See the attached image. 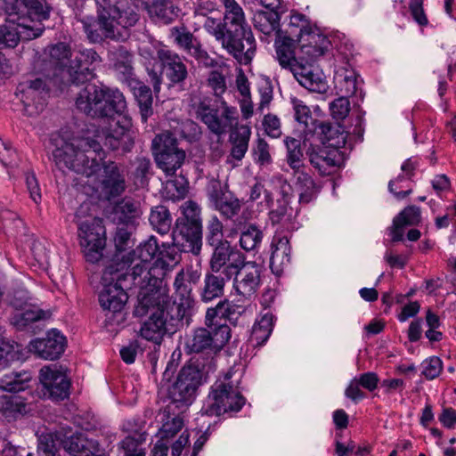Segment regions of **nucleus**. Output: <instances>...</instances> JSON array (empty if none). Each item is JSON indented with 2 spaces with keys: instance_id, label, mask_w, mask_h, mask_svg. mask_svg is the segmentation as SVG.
Wrapping results in <instances>:
<instances>
[{
  "instance_id": "nucleus-27",
  "label": "nucleus",
  "mask_w": 456,
  "mask_h": 456,
  "mask_svg": "<svg viewBox=\"0 0 456 456\" xmlns=\"http://www.w3.org/2000/svg\"><path fill=\"white\" fill-rule=\"evenodd\" d=\"M204 28L212 34L222 46L233 56L240 64H249L248 57L244 55V52L240 51V46L232 36L228 37L229 34L224 28V22H216L213 18H207L204 23Z\"/></svg>"
},
{
  "instance_id": "nucleus-30",
  "label": "nucleus",
  "mask_w": 456,
  "mask_h": 456,
  "mask_svg": "<svg viewBox=\"0 0 456 456\" xmlns=\"http://www.w3.org/2000/svg\"><path fill=\"white\" fill-rule=\"evenodd\" d=\"M130 237L131 232L127 227L123 225L117 228L114 237L116 253L110 265H115L119 269L128 271L134 261V256H135V251L126 252V249L130 248Z\"/></svg>"
},
{
  "instance_id": "nucleus-39",
  "label": "nucleus",
  "mask_w": 456,
  "mask_h": 456,
  "mask_svg": "<svg viewBox=\"0 0 456 456\" xmlns=\"http://www.w3.org/2000/svg\"><path fill=\"white\" fill-rule=\"evenodd\" d=\"M296 179L295 188L298 193V203L306 205L316 199L321 187L314 182V178L305 171H298L293 174Z\"/></svg>"
},
{
  "instance_id": "nucleus-17",
  "label": "nucleus",
  "mask_w": 456,
  "mask_h": 456,
  "mask_svg": "<svg viewBox=\"0 0 456 456\" xmlns=\"http://www.w3.org/2000/svg\"><path fill=\"white\" fill-rule=\"evenodd\" d=\"M39 380L44 396L52 400H63L69 395L70 380L61 366L45 365L40 370Z\"/></svg>"
},
{
  "instance_id": "nucleus-48",
  "label": "nucleus",
  "mask_w": 456,
  "mask_h": 456,
  "mask_svg": "<svg viewBox=\"0 0 456 456\" xmlns=\"http://www.w3.org/2000/svg\"><path fill=\"white\" fill-rule=\"evenodd\" d=\"M316 26L311 25L310 21L306 19L304 14L292 13L290 15L289 28L286 31L287 37L299 40L300 37H304L306 33L315 29Z\"/></svg>"
},
{
  "instance_id": "nucleus-24",
  "label": "nucleus",
  "mask_w": 456,
  "mask_h": 456,
  "mask_svg": "<svg viewBox=\"0 0 456 456\" xmlns=\"http://www.w3.org/2000/svg\"><path fill=\"white\" fill-rule=\"evenodd\" d=\"M297 42L300 44L299 58L307 61H315L324 55L330 46V41L318 28L306 33Z\"/></svg>"
},
{
  "instance_id": "nucleus-40",
  "label": "nucleus",
  "mask_w": 456,
  "mask_h": 456,
  "mask_svg": "<svg viewBox=\"0 0 456 456\" xmlns=\"http://www.w3.org/2000/svg\"><path fill=\"white\" fill-rule=\"evenodd\" d=\"M251 129L247 125L236 126L230 131L229 142L232 144L230 155L232 159L240 161L248 149Z\"/></svg>"
},
{
  "instance_id": "nucleus-8",
  "label": "nucleus",
  "mask_w": 456,
  "mask_h": 456,
  "mask_svg": "<svg viewBox=\"0 0 456 456\" xmlns=\"http://www.w3.org/2000/svg\"><path fill=\"white\" fill-rule=\"evenodd\" d=\"M197 328L187 338L185 352L189 354H202L212 356L218 353L231 338V329L226 323Z\"/></svg>"
},
{
  "instance_id": "nucleus-50",
  "label": "nucleus",
  "mask_w": 456,
  "mask_h": 456,
  "mask_svg": "<svg viewBox=\"0 0 456 456\" xmlns=\"http://www.w3.org/2000/svg\"><path fill=\"white\" fill-rule=\"evenodd\" d=\"M287 148V163L293 170V174L298 171H305L303 163V151L300 147V142L295 138L288 137L285 140Z\"/></svg>"
},
{
  "instance_id": "nucleus-13",
  "label": "nucleus",
  "mask_w": 456,
  "mask_h": 456,
  "mask_svg": "<svg viewBox=\"0 0 456 456\" xmlns=\"http://www.w3.org/2000/svg\"><path fill=\"white\" fill-rule=\"evenodd\" d=\"M152 151L157 166L167 175H173L184 162L185 151L178 148L177 139L172 133L166 131L155 136Z\"/></svg>"
},
{
  "instance_id": "nucleus-3",
  "label": "nucleus",
  "mask_w": 456,
  "mask_h": 456,
  "mask_svg": "<svg viewBox=\"0 0 456 456\" xmlns=\"http://www.w3.org/2000/svg\"><path fill=\"white\" fill-rule=\"evenodd\" d=\"M176 246L162 244L157 253L156 260L146 266L134 265L132 269L135 277L142 278L143 289L142 305L151 302H164L169 292L165 278L167 273L178 262Z\"/></svg>"
},
{
  "instance_id": "nucleus-7",
  "label": "nucleus",
  "mask_w": 456,
  "mask_h": 456,
  "mask_svg": "<svg viewBox=\"0 0 456 456\" xmlns=\"http://www.w3.org/2000/svg\"><path fill=\"white\" fill-rule=\"evenodd\" d=\"M48 65L53 69L52 76L48 75L54 86L79 85L90 80L88 69L74 71L70 47L65 43H57L48 47Z\"/></svg>"
},
{
  "instance_id": "nucleus-19",
  "label": "nucleus",
  "mask_w": 456,
  "mask_h": 456,
  "mask_svg": "<svg viewBox=\"0 0 456 456\" xmlns=\"http://www.w3.org/2000/svg\"><path fill=\"white\" fill-rule=\"evenodd\" d=\"M210 247L213 252L209 260V268L215 273L223 272L224 274L230 276L232 270H235L241 260L246 257L242 252L232 247L229 241Z\"/></svg>"
},
{
  "instance_id": "nucleus-44",
  "label": "nucleus",
  "mask_w": 456,
  "mask_h": 456,
  "mask_svg": "<svg viewBox=\"0 0 456 456\" xmlns=\"http://www.w3.org/2000/svg\"><path fill=\"white\" fill-rule=\"evenodd\" d=\"M30 380L29 371H12L0 379V389L12 393L23 391L28 387Z\"/></svg>"
},
{
  "instance_id": "nucleus-47",
  "label": "nucleus",
  "mask_w": 456,
  "mask_h": 456,
  "mask_svg": "<svg viewBox=\"0 0 456 456\" xmlns=\"http://www.w3.org/2000/svg\"><path fill=\"white\" fill-rule=\"evenodd\" d=\"M418 166V162L413 160L412 159H406L402 167V171L405 174L404 175H399L396 179L391 180L388 183V189L390 192H392L397 199L401 200L412 192L411 188L405 191H398L401 186H398L397 183L404 181L405 178L411 179L414 175V171Z\"/></svg>"
},
{
  "instance_id": "nucleus-57",
  "label": "nucleus",
  "mask_w": 456,
  "mask_h": 456,
  "mask_svg": "<svg viewBox=\"0 0 456 456\" xmlns=\"http://www.w3.org/2000/svg\"><path fill=\"white\" fill-rule=\"evenodd\" d=\"M207 85L217 98H222V95L227 90L226 77L219 69H214L209 72Z\"/></svg>"
},
{
  "instance_id": "nucleus-52",
  "label": "nucleus",
  "mask_w": 456,
  "mask_h": 456,
  "mask_svg": "<svg viewBox=\"0 0 456 456\" xmlns=\"http://www.w3.org/2000/svg\"><path fill=\"white\" fill-rule=\"evenodd\" d=\"M150 224L160 234H167L171 229L172 218L168 209L164 206H157L151 212Z\"/></svg>"
},
{
  "instance_id": "nucleus-42",
  "label": "nucleus",
  "mask_w": 456,
  "mask_h": 456,
  "mask_svg": "<svg viewBox=\"0 0 456 456\" xmlns=\"http://www.w3.org/2000/svg\"><path fill=\"white\" fill-rule=\"evenodd\" d=\"M240 231V246L245 251H252L257 249L263 240L264 233L259 226L250 224L248 225H243V224L236 227L234 226L231 230V234L237 233Z\"/></svg>"
},
{
  "instance_id": "nucleus-49",
  "label": "nucleus",
  "mask_w": 456,
  "mask_h": 456,
  "mask_svg": "<svg viewBox=\"0 0 456 456\" xmlns=\"http://www.w3.org/2000/svg\"><path fill=\"white\" fill-rule=\"evenodd\" d=\"M145 10L152 19H156L158 21L165 24H168L174 20V5L168 0H155Z\"/></svg>"
},
{
  "instance_id": "nucleus-4",
  "label": "nucleus",
  "mask_w": 456,
  "mask_h": 456,
  "mask_svg": "<svg viewBox=\"0 0 456 456\" xmlns=\"http://www.w3.org/2000/svg\"><path fill=\"white\" fill-rule=\"evenodd\" d=\"M142 278L135 277L133 269L128 272L115 265H108L102 276L103 288L98 296L100 305L112 313L121 312L128 299L126 290L138 287L139 292H142Z\"/></svg>"
},
{
  "instance_id": "nucleus-60",
  "label": "nucleus",
  "mask_w": 456,
  "mask_h": 456,
  "mask_svg": "<svg viewBox=\"0 0 456 456\" xmlns=\"http://www.w3.org/2000/svg\"><path fill=\"white\" fill-rule=\"evenodd\" d=\"M338 81V88L343 96H352L355 94L357 91V77L354 71H345L343 75H339Z\"/></svg>"
},
{
  "instance_id": "nucleus-22",
  "label": "nucleus",
  "mask_w": 456,
  "mask_h": 456,
  "mask_svg": "<svg viewBox=\"0 0 456 456\" xmlns=\"http://www.w3.org/2000/svg\"><path fill=\"white\" fill-rule=\"evenodd\" d=\"M66 338L57 330L48 331L45 338H37L30 342V351L38 357L53 361L64 352Z\"/></svg>"
},
{
  "instance_id": "nucleus-1",
  "label": "nucleus",
  "mask_w": 456,
  "mask_h": 456,
  "mask_svg": "<svg viewBox=\"0 0 456 456\" xmlns=\"http://www.w3.org/2000/svg\"><path fill=\"white\" fill-rule=\"evenodd\" d=\"M60 169L68 168L87 178H94V188L106 200L120 196L126 190L124 168L114 161L101 164L105 153L101 143L89 137H73L53 151Z\"/></svg>"
},
{
  "instance_id": "nucleus-43",
  "label": "nucleus",
  "mask_w": 456,
  "mask_h": 456,
  "mask_svg": "<svg viewBox=\"0 0 456 456\" xmlns=\"http://www.w3.org/2000/svg\"><path fill=\"white\" fill-rule=\"evenodd\" d=\"M102 57L93 48H79L75 51L72 63L75 67L74 71H84L88 69L90 80L94 77V68L102 62Z\"/></svg>"
},
{
  "instance_id": "nucleus-2",
  "label": "nucleus",
  "mask_w": 456,
  "mask_h": 456,
  "mask_svg": "<svg viewBox=\"0 0 456 456\" xmlns=\"http://www.w3.org/2000/svg\"><path fill=\"white\" fill-rule=\"evenodd\" d=\"M139 20L140 14L132 0H96V20H82V23L91 43L106 39L126 42L131 36V28Z\"/></svg>"
},
{
  "instance_id": "nucleus-46",
  "label": "nucleus",
  "mask_w": 456,
  "mask_h": 456,
  "mask_svg": "<svg viewBox=\"0 0 456 456\" xmlns=\"http://www.w3.org/2000/svg\"><path fill=\"white\" fill-rule=\"evenodd\" d=\"M280 14L276 11L258 12L254 16L255 28L263 34L269 36L273 32H280Z\"/></svg>"
},
{
  "instance_id": "nucleus-29",
  "label": "nucleus",
  "mask_w": 456,
  "mask_h": 456,
  "mask_svg": "<svg viewBox=\"0 0 456 456\" xmlns=\"http://www.w3.org/2000/svg\"><path fill=\"white\" fill-rule=\"evenodd\" d=\"M291 248L287 236L275 234L271 242L270 269L276 276H281L290 264Z\"/></svg>"
},
{
  "instance_id": "nucleus-53",
  "label": "nucleus",
  "mask_w": 456,
  "mask_h": 456,
  "mask_svg": "<svg viewBox=\"0 0 456 456\" xmlns=\"http://www.w3.org/2000/svg\"><path fill=\"white\" fill-rule=\"evenodd\" d=\"M48 316L45 311L37 306L29 305L28 308L24 309L21 313L16 314L12 320L13 324L20 329L34 322L46 319Z\"/></svg>"
},
{
  "instance_id": "nucleus-16",
  "label": "nucleus",
  "mask_w": 456,
  "mask_h": 456,
  "mask_svg": "<svg viewBox=\"0 0 456 456\" xmlns=\"http://www.w3.org/2000/svg\"><path fill=\"white\" fill-rule=\"evenodd\" d=\"M80 244L84 248L86 260L91 263L98 262L102 256L105 247V228L100 219L91 222L85 221L78 226Z\"/></svg>"
},
{
  "instance_id": "nucleus-15",
  "label": "nucleus",
  "mask_w": 456,
  "mask_h": 456,
  "mask_svg": "<svg viewBox=\"0 0 456 456\" xmlns=\"http://www.w3.org/2000/svg\"><path fill=\"white\" fill-rule=\"evenodd\" d=\"M208 197L211 207L218 211L225 220L233 221L234 226L239 227L242 221L238 217L242 204L240 200L228 189L227 184H222L218 180L210 182Z\"/></svg>"
},
{
  "instance_id": "nucleus-34",
  "label": "nucleus",
  "mask_w": 456,
  "mask_h": 456,
  "mask_svg": "<svg viewBox=\"0 0 456 456\" xmlns=\"http://www.w3.org/2000/svg\"><path fill=\"white\" fill-rule=\"evenodd\" d=\"M102 96V85L87 84L83 87L76 98L77 109L86 116L94 118L97 110V101Z\"/></svg>"
},
{
  "instance_id": "nucleus-31",
  "label": "nucleus",
  "mask_w": 456,
  "mask_h": 456,
  "mask_svg": "<svg viewBox=\"0 0 456 456\" xmlns=\"http://www.w3.org/2000/svg\"><path fill=\"white\" fill-rule=\"evenodd\" d=\"M306 154L310 163L323 175L329 173L328 167L339 166L342 160L341 151L328 145L317 149L312 146Z\"/></svg>"
},
{
  "instance_id": "nucleus-64",
  "label": "nucleus",
  "mask_w": 456,
  "mask_h": 456,
  "mask_svg": "<svg viewBox=\"0 0 456 456\" xmlns=\"http://www.w3.org/2000/svg\"><path fill=\"white\" fill-rule=\"evenodd\" d=\"M422 368V375L428 379H434L440 375L443 362L439 357L433 356L423 362Z\"/></svg>"
},
{
  "instance_id": "nucleus-51",
  "label": "nucleus",
  "mask_w": 456,
  "mask_h": 456,
  "mask_svg": "<svg viewBox=\"0 0 456 456\" xmlns=\"http://www.w3.org/2000/svg\"><path fill=\"white\" fill-rule=\"evenodd\" d=\"M273 328V315L264 314L261 319L254 324L251 333V340L257 346L264 345L269 338Z\"/></svg>"
},
{
  "instance_id": "nucleus-20",
  "label": "nucleus",
  "mask_w": 456,
  "mask_h": 456,
  "mask_svg": "<svg viewBox=\"0 0 456 456\" xmlns=\"http://www.w3.org/2000/svg\"><path fill=\"white\" fill-rule=\"evenodd\" d=\"M163 73L169 81V86H178L183 87L189 77V71L183 57L170 49L161 48L157 52Z\"/></svg>"
},
{
  "instance_id": "nucleus-28",
  "label": "nucleus",
  "mask_w": 456,
  "mask_h": 456,
  "mask_svg": "<svg viewBox=\"0 0 456 456\" xmlns=\"http://www.w3.org/2000/svg\"><path fill=\"white\" fill-rule=\"evenodd\" d=\"M111 67L120 80L127 85L136 80L134 69V54L126 46L118 45L109 52Z\"/></svg>"
},
{
  "instance_id": "nucleus-45",
  "label": "nucleus",
  "mask_w": 456,
  "mask_h": 456,
  "mask_svg": "<svg viewBox=\"0 0 456 456\" xmlns=\"http://www.w3.org/2000/svg\"><path fill=\"white\" fill-rule=\"evenodd\" d=\"M159 250V246L157 242L156 238H154L153 236L149 238L146 241L142 242L134 250V261L129 267L128 272L131 271V269L137 265L151 266V264L150 263V261L156 257Z\"/></svg>"
},
{
  "instance_id": "nucleus-59",
  "label": "nucleus",
  "mask_w": 456,
  "mask_h": 456,
  "mask_svg": "<svg viewBox=\"0 0 456 456\" xmlns=\"http://www.w3.org/2000/svg\"><path fill=\"white\" fill-rule=\"evenodd\" d=\"M351 110L349 99L340 96L330 102V111L332 118L337 121L344 120Z\"/></svg>"
},
{
  "instance_id": "nucleus-61",
  "label": "nucleus",
  "mask_w": 456,
  "mask_h": 456,
  "mask_svg": "<svg viewBox=\"0 0 456 456\" xmlns=\"http://www.w3.org/2000/svg\"><path fill=\"white\" fill-rule=\"evenodd\" d=\"M291 103L295 112L296 120L298 123L303 124L305 126V128H307L308 122L310 120H314L309 107L303 101L297 98H292Z\"/></svg>"
},
{
  "instance_id": "nucleus-32",
  "label": "nucleus",
  "mask_w": 456,
  "mask_h": 456,
  "mask_svg": "<svg viewBox=\"0 0 456 456\" xmlns=\"http://www.w3.org/2000/svg\"><path fill=\"white\" fill-rule=\"evenodd\" d=\"M240 301L234 302L228 299L220 301L215 307L207 309L205 315V325L209 326L214 322L223 323L222 321L237 320L245 312L243 305Z\"/></svg>"
},
{
  "instance_id": "nucleus-5",
  "label": "nucleus",
  "mask_w": 456,
  "mask_h": 456,
  "mask_svg": "<svg viewBox=\"0 0 456 456\" xmlns=\"http://www.w3.org/2000/svg\"><path fill=\"white\" fill-rule=\"evenodd\" d=\"M241 374L230 370L223 379H217L201 408L203 415L220 416L226 412L240 411L246 403L240 384Z\"/></svg>"
},
{
  "instance_id": "nucleus-33",
  "label": "nucleus",
  "mask_w": 456,
  "mask_h": 456,
  "mask_svg": "<svg viewBox=\"0 0 456 456\" xmlns=\"http://www.w3.org/2000/svg\"><path fill=\"white\" fill-rule=\"evenodd\" d=\"M231 280V275L227 276L223 272L215 273L209 271L205 274L203 283L200 288V297L202 302L209 303L224 295L226 283Z\"/></svg>"
},
{
  "instance_id": "nucleus-41",
  "label": "nucleus",
  "mask_w": 456,
  "mask_h": 456,
  "mask_svg": "<svg viewBox=\"0 0 456 456\" xmlns=\"http://www.w3.org/2000/svg\"><path fill=\"white\" fill-rule=\"evenodd\" d=\"M297 40L289 37H283L275 41L276 59L283 69H289L299 60V50L296 52Z\"/></svg>"
},
{
  "instance_id": "nucleus-35",
  "label": "nucleus",
  "mask_w": 456,
  "mask_h": 456,
  "mask_svg": "<svg viewBox=\"0 0 456 456\" xmlns=\"http://www.w3.org/2000/svg\"><path fill=\"white\" fill-rule=\"evenodd\" d=\"M175 409L183 411V408H181L179 405L168 403L159 414L162 423L159 431L161 440L173 437L182 429L183 426V418L179 413L175 412Z\"/></svg>"
},
{
  "instance_id": "nucleus-54",
  "label": "nucleus",
  "mask_w": 456,
  "mask_h": 456,
  "mask_svg": "<svg viewBox=\"0 0 456 456\" xmlns=\"http://www.w3.org/2000/svg\"><path fill=\"white\" fill-rule=\"evenodd\" d=\"M93 439H87L83 435H73L62 441L66 452L74 456H80L84 451L90 448Z\"/></svg>"
},
{
  "instance_id": "nucleus-36",
  "label": "nucleus",
  "mask_w": 456,
  "mask_h": 456,
  "mask_svg": "<svg viewBox=\"0 0 456 456\" xmlns=\"http://www.w3.org/2000/svg\"><path fill=\"white\" fill-rule=\"evenodd\" d=\"M323 145L339 150L346 145L347 134L339 125L320 122L314 131Z\"/></svg>"
},
{
  "instance_id": "nucleus-38",
  "label": "nucleus",
  "mask_w": 456,
  "mask_h": 456,
  "mask_svg": "<svg viewBox=\"0 0 456 456\" xmlns=\"http://www.w3.org/2000/svg\"><path fill=\"white\" fill-rule=\"evenodd\" d=\"M27 413L25 399L18 395L0 396V419L12 422Z\"/></svg>"
},
{
  "instance_id": "nucleus-6",
  "label": "nucleus",
  "mask_w": 456,
  "mask_h": 456,
  "mask_svg": "<svg viewBox=\"0 0 456 456\" xmlns=\"http://www.w3.org/2000/svg\"><path fill=\"white\" fill-rule=\"evenodd\" d=\"M200 272L191 266L181 269L174 281L173 304L167 314L174 322L170 325L175 328L183 325V321L188 324L192 314L196 301L192 293L195 286L200 279Z\"/></svg>"
},
{
  "instance_id": "nucleus-58",
  "label": "nucleus",
  "mask_w": 456,
  "mask_h": 456,
  "mask_svg": "<svg viewBox=\"0 0 456 456\" xmlns=\"http://www.w3.org/2000/svg\"><path fill=\"white\" fill-rule=\"evenodd\" d=\"M143 434H139V438L127 436L121 442V447L124 450V456H146L145 451L142 448V441L144 440Z\"/></svg>"
},
{
  "instance_id": "nucleus-14",
  "label": "nucleus",
  "mask_w": 456,
  "mask_h": 456,
  "mask_svg": "<svg viewBox=\"0 0 456 456\" xmlns=\"http://www.w3.org/2000/svg\"><path fill=\"white\" fill-rule=\"evenodd\" d=\"M263 267L256 261L241 260L239 266L232 270L231 279L233 278L232 288L240 298L238 301L249 302L256 295L261 286Z\"/></svg>"
},
{
  "instance_id": "nucleus-23",
  "label": "nucleus",
  "mask_w": 456,
  "mask_h": 456,
  "mask_svg": "<svg viewBox=\"0 0 456 456\" xmlns=\"http://www.w3.org/2000/svg\"><path fill=\"white\" fill-rule=\"evenodd\" d=\"M172 35L175 37V42L179 48L183 50L187 54L194 57L199 63L211 67L214 65V59H212L207 51H205L200 41L193 36V34L188 31L184 28H174L172 29Z\"/></svg>"
},
{
  "instance_id": "nucleus-9",
  "label": "nucleus",
  "mask_w": 456,
  "mask_h": 456,
  "mask_svg": "<svg viewBox=\"0 0 456 456\" xmlns=\"http://www.w3.org/2000/svg\"><path fill=\"white\" fill-rule=\"evenodd\" d=\"M224 28L229 36H232L236 43L248 57L250 63L256 52V40L250 28L247 25L244 12L235 0H224Z\"/></svg>"
},
{
  "instance_id": "nucleus-55",
  "label": "nucleus",
  "mask_w": 456,
  "mask_h": 456,
  "mask_svg": "<svg viewBox=\"0 0 456 456\" xmlns=\"http://www.w3.org/2000/svg\"><path fill=\"white\" fill-rule=\"evenodd\" d=\"M206 229L208 245H217L227 241L224 240V224L216 216H212L208 219Z\"/></svg>"
},
{
  "instance_id": "nucleus-21",
  "label": "nucleus",
  "mask_w": 456,
  "mask_h": 456,
  "mask_svg": "<svg viewBox=\"0 0 456 456\" xmlns=\"http://www.w3.org/2000/svg\"><path fill=\"white\" fill-rule=\"evenodd\" d=\"M102 96H100L97 101V113L94 118L115 121L116 118L122 117V113L126 108L123 94L118 89L104 85H102Z\"/></svg>"
},
{
  "instance_id": "nucleus-18",
  "label": "nucleus",
  "mask_w": 456,
  "mask_h": 456,
  "mask_svg": "<svg viewBox=\"0 0 456 456\" xmlns=\"http://www.w3.org/2000/svg\"><path fill=\"white\" fill-rule=\"evenodd\" d=\"M172 238L179 250L198 256L202 246V225L176 220Z\"/></svg>"
},
{
  "instance_id": "nucleus-25",
  "label": "nucleus",
  "mask_w": 456,
  "mask_h": 456,
  "mask_svg": "<svg viewBox=\"0 0 456 456\" xmlns=\"http://www.w3.org/2000/svg\"><path fill=\"white\" fill-rule=\"evenodd\" d=\"M131 126L132 120L126 116L119 117L115 121H111L110 126L102 131L104 145L112 151L120 147L126 150V142L132 143L128 134Z\"/></svg>"
},
{
  "instance_id": "nucleus-10",
  "label": "nucleus",
  "mask_w": 456,
  "mask_h": 456,
  "mask_svg": "<svg viewBox=\"0 0 456 456\" xmlns=\"http://www.w3.org/2000/svg\"><path fill=\"white\" fill-rule=\"evenodd\" d=\"M198 118L208 130L217 136H222L238 126V111L221 99L219 104L211 105L210 101H201L196 109Z\"/></svg>"
},
{
  "instance_id": "nucleus-26",
  "label": "nucleus",
  "mask_w": 456,
  "mask_h": 456,
  "mask_svg": "<svg viewBox=\"0 0 456 456\" xmlns=\"http://www.w3.org/2000/svg\"><path fill=\"white\" fill-rule=\"evenodd\" d=\"M49 86L46 82L38 77L28 82L20 83L16 94L20 97L25 108L35 106L38 110L43 108Z\"/></svg>"
},
{
  "instance_id": "nucleus-37",
  "label": "nucleus",
  "mask_w": 456,
  "mask_h": 456,
  "mask_svg": "<svg viewBox=\"0 0 456 456\" xmlns=\"http://www.w3.org/2000/svg\"><path fill=\"white\" fill-rule=\"evenodd\" d=\"M128 86L133 92L139 107L142 121L146 123L148 118L153 114L151 90L148 86L138 79L132 80V82L128 84Z\"/></svg>"
},
{
  "instance_id": "nucleus-12",
  "label": "nucleus",
  "mask_w": 456,
  "mask_h": 456,
  "mask_svg": "<svg viewBox=\"0 0 456 456\" xmlns=\"http://www.w3.org/2000/svg\"><path fill=\"white\" fill-rule=\"evenodd\" d=\"M204 366L191 362L183 366L178 373L175 382L168 388L169 403L185 408L190 405L196 391L201 384Z\"/></svg>"
},
{
  "instance_id": "nucleus-56",
  "label": "nucleus",
  "mask_w": 456,
  "mask_h": 456,
  "mask_svg": "<svg viewBox=\"0 0 456 456\" xmlns=\"http://www.w3.org/2000/svg\"><path fill=\"white\" fill-rule=\"evenodd\" d=\"M27 9V12L32 19L39 22L49 18L50 7L45 0H20Z\"/></svg>"
},
{
  "instance_id": "nucleus-62",
  "label": "nucleus",
  "mask_w": 456,
  "mask_h": 456,
  "mask_svg": "<svg viewBox=\"0 0 456 456\" xmlns=\"http://www.w3.org/2000/svg\"><path fill=\"white\" fill-rule=\"evenodd\" d=\"M134 176L137 179H140L141 185L146 184L151 167L150 159L143 156H139L134 159Z\"/></svg>"
},
{
  "instance_id": "nucleus-63",
  "label": "nucleus",
  "mask_w": 456,
  "mask_h": 456,
  "mask_svg": "<svg viewBox=\"0 0 456 456\" xmlns=\"http://www.w3.org/2000/svg\"><path fill=\"white\" fill-rule=\"evenodd\" d=\"M177 221H183L198 225H202L200 218V208L195 202L189 201L183 208V216Z\"/></svg>"
},
{
  "instance_id": "nucleus-11",
  "label": "nucleus",
  "mask_w": 456,
  "mask_h": 456,
  "mask_svg": "<svg viewBox=\"0 0 456 456\" xmlns=\"http://www.w3.org/2000/svg\"><path fill=\"white\" fill-rule=\"evenodd\" d=\"M142 292L138 293V303L134 307V314L138 317L150 314L149 319L145 321L140 330L141 336L156 344H159L163 336L168 332L167 321L165 309L168 303L169 294L164 302H151L142 305Z\"/></svg>"
}]
</instances>
